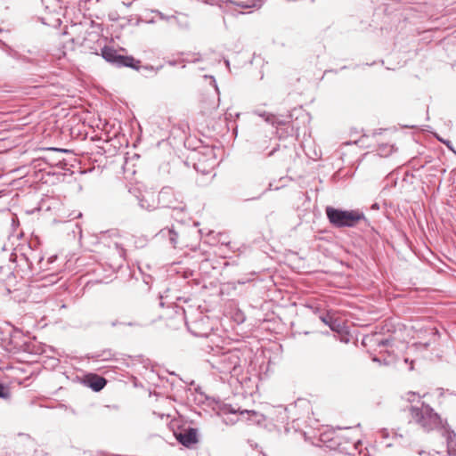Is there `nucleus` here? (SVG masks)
<instances>
[{"label": "nucleus", "mask_w": 456, "mask_h": 456, "mask_svg": "<svg viewBox=\"0 0 456 456\" xmlns=\"http://www.w3.org/2000/svg\"><path fill=\"white\" fill-rule=\"evenodd\" d=\"M372 209H379V206L378 203H372Z\"/></svg>", "instance_id": "40"}, {"label": "nucleus", "mask_w": 456, "mask_h": 456, "mask_svg": "<svg viewBox=\"0 0 456 456\" xmlns=\"http://www.w3.org/2000/svg\"><path fill=\"white\" fill-rule=\"evenodd\" d=\"M437 140L444 143L451 151H452L454 154H456V151L453 148V145L450 140L444 139L440 136H436Z\"/></svg>", "instance_id": "22"}, {"label": "nucleus", "mask_w": 456, "mask_h": 456, "mask_svg": "<svg viewBox=\"0 0 456 456\" xmlns=\"http://www.w3.org/2000/svg\"><path fill=\"white\" fill-rule=\"evenodd\" d=\"M34 3L41 2V0H32Z\"/></svg>", "instance_id": "47"}, {"label": "nucleus", "mask_w": 456, "mask_h": 456, "mask_svg": "<svg viewBox=\"0 0 456 456\" xmlns=\"http://www.w3.org/2000/svg\"><path fill=\"white\" fill-rule=\"evenodd\" d=\"M170 66H175L176 65V61H169L167 62Z\"/></svg>", "instance_id": "41"}, {"label": "nucleus", "mask_w": 456, "mask_h": 456, "mask_svg": "<svg viewBox=\"0 0 456 456\" xmlns=\"http://www.w3.org/2000/svg\"><path fill=\"white\" fill-rule=\"evenodd\" d=\"M10 345L12 349L17 351H25L27 349V341L21 331L14 330L10 335Z\"/></svg>", "instance_id": "13"}, {"label": "nucleus", "mask_w": 456, "mask_h": 456, "mask_svg": "<svg viewBox=\"0 0 456 456\" xmlns=\"http://www.w3.org/2000/svg\"><path fill=\"white\" fill-rule=\"evenodd\" d=\"M383 438L388 437V431L387 429H380L379 431Z\"/></svg>", "instance_id": "33"}, {"label": "nucleus", "mask_w": 456, "mask_h": 456, "mask_svg": "<svg viewBox=\"0 0 456 456\" xmlns=\"http://www.w3.org/2000/svg\"><path fill=\"white\" fill-rule=\"evenodd\" d=\"M102 56L106 61L117 68H131L134 70L142 72L144 75H146L148 72L155 75L163 67L162 65L157 68H154L151 65H141L140 60H137L131 55L119 54L117 50L108 46H104L102 49Z\"/></svg>", "instance_id": "3"}, {"label": "nucleus", "mask_w": 456, "mask_h": 456, "mask_svg": "<svg viewBox=\"0 0 456 456\" xmlns=\"http://www.w3.org/2000/svg\"><path fill=\"white\" fill-rule=\"evenodd\" d=\"M417 396H418V395H417L415 393H413V392H409V393H407V394H406V395H405V399H406L408 402H414Z\"/></svg>", "instance_id": "27"}, {"label": "nucleus", "mask_w": 456, "mask_h": 456, "mask_svg": "<svg viewBox=\"0 0 456 456\" xmlns=\"http://www.w3.org/2000/svg\"><path fill=\"white\" fill-rule=\"evenodd\" d=\"M395 330L394 325L387 322L377 321L372 323V346L376 345L378 347H386L385 352L381 349L379 354H372V362L378 363L379 366H392L395 363V355L393 348L396 338Z\"/></svg>", "instance_id": "1"}, {"label": "nucleus", "mask_w": 456, "mask_h": 456, "mask_svg": "<svg viewBox=\"0 0 456 456\" xmlns=\"http://www.w3.org/2000/svg\"><path fill=\"white\" fill-rule=\"evenodd\" d=\"M455 436H456L455 433L453 431H452L451 433H449L447 439H446L448 453L451 456H456V441H454V439H453Z\"/></svg>", "instance_id": "19"}, {"label": "nucleus", "mask_w": 456, "mask_h": 456, "mask_svg": "<svg viewBox=\"0 0 456 456\" xmlns=\"http://www.w3.org/2000/svg\"><path fill=\"white\" fill-rule=\"evenodd\" d=\"M240 413L241 416H245L246 419L251 424L260 425L265 420V415L256 411L244 410Z\"/></svg>", "instance_id": "15"}, {"label": "nucleus", "mask_w": 456, "mask_h": 456, "mask_svg": "<svg viewBox=\"0 0 456 456\" xmlns=\"http://www.w3.org/2000/svg\"><path fill=\"white\" fill-rule=\"evenodd\" d=\"M424 453H425V452H424V451H419V455H422V454H424Z\"/></svg>", "instance_id": "46"}, {"label": "nucleus", "mask_w": 456, "mask_h": 456, "mask_svg": "<svg viewBox=\"0 0 456 456\" xmlns=\"http://www.w3.org/2000/svg\"><path fill=\"white\" fill-rule=\"evenodd\" d=\"M237 5L241 8H251V7H256V4L255 2H253L252 4L240 3V4H237Z\"/></svg>", "instance_id": "29"}, {"label": "nucleus", "mask_w": 456, "mask_h": 456, "mask_svg": "<svg viewBox=\"0 0 456 456\" xmlns=\"http://www.w3.org/2000/svg\"><path fill=\"white\" fill-rule=\"evenodd\" d=\"M377 142V148L375 149V151L378 156L381 158H387L392 154V152L395 151V145L390 142Z\"/></svg>", "instance_id": "17"}, {"label": "nucleus", "mask_w": 456, "mask_h": 456, "mask_svg": "<svg viewBox=\"0 0 456 456\" xmlns=\"http://www.w3.org/2000/svg\"><path fill=\"white\" fill-rule=\"evenodd\" d=\"M360 444H361L360 441H358L357 443H354L353 444V448H354V451H358V446H359Z\"/></svg>", "instance_id": "38"}, {"label": "nucleus", "mask_w": 456, "mask_h": 456, "mask_svg": "<svg viewBox=\"0 0 456 456\" xmlns=\"http://www.w3.org/2000/svg\"><path fill=\"white\" fill-rule=\"evenodd\" d=\"M354 3L359 6H363L370 3V0H354Z\"/></svg>", "instance_id": "32"}, {"label": "nucleus", "mask_w": 456, "mask_h": 456, "mask_svg": "<svg viewBox=\"0 0 456 456\" xmlns=\"http://www.w3.org/2000/svg\"><path fill=\"white\" fill-rule=\"evenodd\" d=\"M111 355V353L110 352H104L103 354L102 355L103 357L104 360L108 359L110 356Z\"/></svg>", "instance_id": "37"}, {"label": "nucleus", "mask_w": 456, "mask_h": 456, "mask_svg": "<svg viewBox=\"0 0 456 456\" xmlns=\"http://www.w3.org/2000/svg\"><path fill=\"white\" fill-rule=\"evenodd\" d=\"M325 212L330 223L337 228L354 227L361 220L366 221L364 215L358 210H342L327 207Z\"/></svg>", "instance_id": "4"}, {"label": "nucleus", "mask_w": 456, "mask_h": 456, "mask_svg": "<svg viewBox=\"0 0 456 456\" xmlns=\"http://www.w3.org/2000/svg\"><path fill=\"white\" fill-rule=\"evenodd\" d=\"M255 114L259 117L265 118V120L272 125L283 126L286 124L285 121L279 120L278 118L273 114L267 113L265 111L256 110Z\"/></svg>", "instance_id": "18"}, {"label": "nucleus", "mask_w": 456, "mask_h": 456, "mask_svg": "<svg viewBox=\"0 0 456 456\" xmlns=\"http://www.w3.org/2000/svg\"><path fill=\"white\" fill-rule=\"evenodd\" d=\"M194 168H195L197 171H199V172H202V173H204V174L206 173V170H205V169H201V168L200 167V163H195V164H194Z\"/></svg>", "instance_id": "34"}, {"label": "nucleus", "mask_w": 456, "mask_h": 456, "mask_svg": "<svg viewBox=\"0 0 456 456\" xmlns=\"http://www.w3.org/2000/svg\"><path fill=\"white\" fill-rule=\"evenodd\" d=\"M151 12L156 13L159 17V19H161L163 20H168L169 19L175 18V16H167L159 10H151Z\"/></svg>", "instance_id": "25"}, {"label": "nucleus", "mask_w": 456, "mask_h": 456, "mask_svg": "<svg viewBox=\"0 0 456 456\" xmlns=\"http://www.w3.org/2000/svg\"><path fill=\"white\" fill-rule=\"evenodd\" d=\"M308 404V402L305 401V400H297L294 405H289V407H286L285 408V411H291L292 408H296L297 405L299 406H305V405H307Z\"/></svg>", "instance_id": "24"}, {"label": "nucleus", "mask_w": 456, "mask_h": 456, "mask_svg": "<svg viewBox=\"0 0 456 456\" xmlns=\"http://www.w3.org/2000/svg\"><path fill=\"white\" fill-rule=\"evenodd\" d=\"M10 395L8 388L0 383V397L1 398H8Z\"/></svg>", "instance_id": "23"}, {"label": "nucleus", "mask_w": 456, "mask_h": 456, "mask_svg": "<svg viewBox=\"0 0 456 456\" xmlns=\"http://www.w3.org/2000/svg\"><path fill=\"white\" fill-rule=\"evenodd\" d=\"M23 256L33 273H39L45 270V258L42 252L29 248L28 253H24Z\"/></svg>", "instance_id": "9"}, {"label": "nucleus", "mask_w": 456, "mask_h": 456, "mask_svg": "<svg viewBox=\"0 0 456 456\" xmlns=\"http://www.w3.org/2000/svg\"><path fill=\"white\" fill-rule=\"evenodd\" d=\"M330 318L329 316H321L322 322L329 325L331 328V330H334L333 325L330 322Z\"/></svg>", "instance_id": "30"}, {"label": "nucleus", "mask_w": 456, "mask_h": 456, "mask_svg": "<svg viewBox=\"0 0 456 456\" xmlns=\"http://www.w3.org/2000/svg\"><path fill=\"white\" fill-rule=\"evenodd\" d=\"M412 419L419 423L425 431H431L442 425V419L438 413L429 405L421 408L411 405L409 407Z\"/></svg>", "instance_id": "5"}, {"label": "nucleus", "mask_w": 456, "mask_h": 456, "mask_svg": "<svg viewBox=\"0 0 456 456\" xmlns=\"http://www.w3.org/2000/svg\"><path fill=\"white\" fill-rule=\"evenodd\" d=\"M40 453H41V452L35 450L33 452V456H38V454H40Z\"/></svg>", "instance_id": "44"}, {"label": "nucleus", "mask_w": 456, "mask_h": 456, "mask_svg": "<svg viewBox=\"0 0 456 456\" xmlns=\"http://www.w3.org/2000/svg\"><path fill=\"white\" fill-rule=\"evenodd\" d=\"M369 342H370V338L369 335H365L362 338V346L365 348H367Z\"/></svg>", "instance_id": "28"}, {"label": "nucleus", "mask_w": 456, "mask_h": 456, "mask_svg": "<svg viewBox=\"0 0 456 456\" xmlns=\"http://www.w3.org/2000/svg\"><path fill=\"white\" fill-rule=\"evenodd\" d=\"M214 163H215V160H214V159H212V161H211V167L214 165Z\"/></svg>", "instance_id": "48"}, {"label": "nucleus", "mask_w": 456, "mask_h": 456, "mask_svg": "<svg viewBox=\"0 0 456 456\" xmlns=\"http://www.w3.org/2000/svg\"><path fill=\"white\" fill-rule=\"evenodd\" d=\"M118 324H121V322H118V321H115V322H111V326H112V327H115V326H117Z\"/></svg>", "instance_id": "42"}, {"label": "nucleus", "mask_w": 456, "mask_h": 456, "mask_svg": "<svg viewBox=\"0 0 456 456\" xmlns=\"http://www.w3.org/2000/svg\"><path fill=\"white\" fill-rule=\"evenodd\" d=\"M65 151V150L51 148L48 150L47 154L42 158V160H44L50 167H57L61 169H67V166L69 164L63 158H61L62 153Z\"/></svg>", "instance_id": "10"}, {"label": "nucleus", "mask_w": 456, "mask_h": 456, "mask_svg": "<svg viewBox=\"0 0 456 456\" xmlns=\"http://www.w3.org/2000/svg\"><path fill=\"white\" fill-rule=\"evenodd\" d=\"M138 204L141 208L146 209L148 211L154 210L157 207L154 204H151L149 200L145 198H139L138 197Z\"/></svg>", "instance_id": "20"}, {"label": "nucleus", "mask_w": 456, "mask_h": 456, "mask_svg": "<svg viewBox=\"0 0 456 456\" xmlns=\"http://www.w3.org/2000/svg\"><path fill=\"white\" fill-rule=\"evenodd\" d=\"M450 394H451V395H456V393H450Z\"/></svg>", "instance_id": "49"}, {"label": "nucleus", "mask_w": 456, "mask_h": 456, "mask_svg": "<svg viewBox=\"0 0 456 456\" xmlns=\"http://www.w3.org/2000/svg\"><path fill=\"white\" fill-rule=\"evenodd\" d=\"M8 31H5L0 28V43L3 41L4 34H7Z\"/></svg>", "instance_id": "35"}, {"label": "nucleus", "mask_w": 456, "mask_h": 456, "mask_svg": "<svg viewBox=\"0 0 456 456\" xmlns=\"http://www.w3.org/2000/svg\"><path fill=\"white\" fill-rule=\"evenodd\" d=\"M114 246L119 258L124 261L126 259V249L118 243H115Z\"/></svg>", "instance_id": "21"}, {"label": "nucleus", "mask_w": 456, "mask_h": 456, "mask_svg": "<svg viewBox=\"0 0 456 456\" xmlns=\"http://www.w3.org/2000/svg\"><path fill=\"white\" fill-rule=\"evenodd\" d=\"M183 229L182 224L177 226L172 225L171 227L163 228L159 231V235L161 238L167 239L169 243L175 248L179 243V237Z\"/></svg>", "instance_id": "12"}, {"label": "nucleus", "mask_w": 456, "mask_h": 456, "mask_svg": "<svg viewBox=\"0 0 456 456\" xmlns=\"http://www.w3.org/2000/svg\"><path fill=\"white\" fill-rule=\"evenodd\" d=\"M158 204L161 208H172L174 210L183 211L185 205L180 200V194H176L173 188L163 187L158 194Z\"/></svg>", "instance_id": "7"}, {"label": "nucleus", "mask_w": 456, "mask_h": 456, "mask_svg": "<svg viewBox=\"0 0 456 456\" xmlns=\"http://www.w3.org/2000/svg\"><path fill=\"white\" fill-rule=\"evenodd\" d=\"M185 320L188 330L195 337L205 338L208 337L211 330L212 326L208 316L198 314V317L194 320L188 321L185 315H183Z\"/></svg>", "instance_id": "8"}, {"label": "nucleus", "mask_w": 456, "mask_h": 456, "mask_svg": "<svg viewBox=\"0 0 456 456\" xmlns=\"http://www.w3.org/2000/svg\"><path fill=\"white\" fill-rule=\"evenodd\" d=\"M55 259H56V256H50V257L47 259V261H46V262H45V270H46V269L48 268V265H49L50 264L53 263V262L55 261Z\"/></svg>", "instance_id": "31"}, {"label": "nucleus", "mask_w": 456, "mask_h": 456, "mask_svg": "<svg viewBox=\"0 0 456 456\" xmlns=\"http://www.w3.org/2000/svg\"><path fill=\"white\" fill-rule=\"evenodd\" d=\"M188 297H179L176 291L172 290L170 289H167L162 292H159L158 297V304L159 307L173 308L176 314L185 315L186 311L184 308L178 305V302L183 301L184 303L188 302Z\"/></svg>", "instance_id": "6"}, {"label": "nucleus", "mask_w": 456, "mask_h": 456, "mask_svg": "<svg viewBox=\"0 0 456 456\" xmlns=\"http://www.w3.org/2000/svg\"><path fill=\"white\" fill-rule=\"evenodd\" d=\"M207 152L205 154L214 156V151L211 149H207Z\"/></svg>", "instance_id": "39"}, {"label": "nucleus", "mask_w": 456, "mask_h": 456, "mask_svg": "<svg viewBox=\"0 0 456 456\" xmlns=\"http://www.w3.org/2000/svg\"><path fill=\"white\" fill-rule=\"evenodd\" d=\"M207 362L222 374L237 376L241 372L240 352L237 350L222 351L217 348Z\"/></svg>", "instance_id": "2"}, {"label": "nucleus", "mask_w": 456, "mask_h": 456, "mask_svg": "<svg viewBox=\"0 0 456 456\" xmlns=\"http://www.w3.org/2000/svg\"><path fill=\"white\" fill-rule=\"evenodd\" d=\"M133 2H129V3H125L123 2V4L126 5V7H130L132 5Z\"/></svg>", "instance_id": "43"}, {"label": "nucleus", "mask_w": 456, "mask_h": 456, "mask_svg": "<svg viewBox=\"0 0 456 456\" xmlns=\"http://www.w3.org/2000/svg\"><path fill=\"white\" fill-rule=\"evenodd\" d=\"M224 62H225L226 67H229V66H230V61H229L228 60H225V61H224Z\"/></svg>", "instance_id": "45"}, {"label": "nucleus", "mask_w": 456, "mask_h": 456, "mask_svg": "<svg viewBox=\"0 0 456 456\" xmlns=\"http://www.w3.org/2000/svg\"><path fill=\"white\" fill-rule=\"evenodd\" d=\"M184 61L187 62H198L201 61V57L200 53H193L192 58H187Z\"/></svg>", "instance_id": "26"}, {"label": "nucleus", "mask_w": 456, "mask_h": 456, "mask_svg": "<svg viewBox=\"0 0 456 456\" xmlns=\"http://www.w3.org/2000/svg\"><path fill=\"white\" fill-rule=\"evenodd\" d=\"M86 384L94 392H99L104 388L107 384V380L97 374H90L86 376Z\"/></svg>", "instance_id": "14"}, {"label": "nucleus", "mask_w": 456, "mask_h": 456, "mask_svg": "<svg viewBox=\"0 0 456 456\" xmlns=\"http://www.w3.org/2000/svg\"><path fill=\"white\" fill-rule=\"evenodd\" d=\"M176 440L185 447H191L198 442V430L194 428H187L178 433H175Z\"/></svg>", "instance_id": "11"}, {"label": "nucleus", "mask_w": 456, "mask_h": 456, "mask_svg": "<svg viewBox=\"0 0 456 456\" xmlns=\"http://www.w3.org/2000/svg\"><path fill=\"white\" fill-rule=\"evenodd\" d=\"M127 326L134 327V326H140V323L137 322H129L126 323Z\"/></svg>", "instance_id": "36"}, {"label": "nucleus", "mask_w": 456, "mask_h": 456, "mask_svg": "<svg viewBox=\"0 0 456 456\" xmlns=\"http://www.w3.org/2000/svg\"><path fill=\"white\" fill-rule=\"evenodd\" d=\"M1 45H2L1 49L9 57H11L14 60H17V61L32 63V61H30L28 57L20 54L18 51L14 50L12 47H11L7 44H5L4 41L1 42Z\"/></svg>", "instance_id": "16"}]
</instances>
